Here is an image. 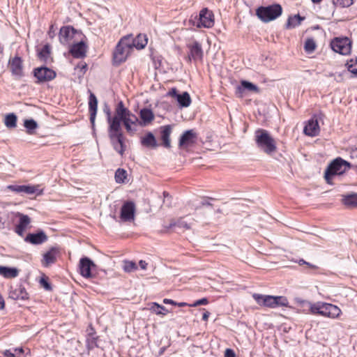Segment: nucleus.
I'll return each instance as SVG.
<instances>
[{
	"instance_id": "nucleus-21",
	"label": "nucleus",
	"mask_w": 357,
	"mask_h": 357,
	"mask_svg": "<svg viewBox=\"0 0 357 357\" xmlns=\"http://www.w3.org/2000/svg\"><path fill=\"white\" fill-rule=\"evenodd\" d=\"M17 216L19 217V223L15 227V232L20 236H23L24 231L31 223V218L23 213H18Z\"/></svg>"
},
{
	"instance_id": "nucleus-34",
	"label": "nucleus",
	"mask_w": 357,
	"mask_h": 357,
	"mask_svg": "<svg viewBox=\"0 0 357 357\" xmlns=\"http://www.w3.org/2000/svg\"><path fill=\"white\" fill-rule=\"evenodd\" d=\"M303 20L304 18L301 17L299 15H295L293 17H289L287 20L286 26L287 29L294 28L298 26L301 21Z\"/></svg>"
},
{
	"instance_id": "nucleus-23",
	"label": "nucleus",
	"mask_w": 357,
	"mask_h": 357,
	"mask_svg": "<svg viewBox=\"0 0 357 357\" xmlns=\"http://www.w3.org/2000/svg\"><path fill=\"white\" fill-rule=\"evenodd\" d=\"M245 90L249 91L259 92V89L256 85L248 81L243 80L241 81V84L236 87V95L238 97L241 98L243 96V93Z\"/></svg>"
},
{
	"instance_id": "nucleus-52",
	"label": "nucleus",
	"mask_w": 357,
	"mask_h": 357,
	"mask_svg": "<svg viewBox=\"0 0 357 357\" xmlns=\"http://www.w3.org/2000/svg\"><path fill=\"white\" fill-rule=\"evenodd\" d=\"M210 315V312L208 311H205L202 314V319L204 321H207Z\"/></svg>"
},
{
	"instance_id": "nucleus-12",
	"label": "nucleus",
	"mask_w": 357,
	"mask_h": 357,
	"mask_svg": "<svg viewBox=\"0 0 357 357\" xmlns=\"http://www.w3.org/2000/svg\"><path fill=\"white\" fill-rule=\"evenodd\" d=\"M8 66L13 76H14L16 79H19L24 76L23 61L21 57L16 56L13 58H10L8 61Z\"/></svg>"
},
{
	"instance_id": "nucleus-31",
	"label": "nucleus",
	"mask_w": 357,
	"mask_h": 357,
	"mask_svg": "<svg viewBox=\"0 0 357 357\" xmlns=\"http://www.w3.org/2000/svg\"><path fill=\"white\" fill-rule=\"evenodd\" d=\"M342 197V202L347 207H357V193L344 195Z\"/></svg>"
},
{
	"instance_id": "nucleus-33",
	"label": "nucleus",
	"mask_w": 357,
	"mask_h": 357,
	"mask_svg": "<svg viewBox=\"0 0 357 357\" xmlns=\"http://www.w3.org/2000/svg\"><path fill=\"white\" fill-rule=\"evenodd\" d=\"M0 275L5 278H15L19 275V270L14 267L0 266Z\"/></svg>"
},
{
	"instance_id": "nucleus-13",
	"label": "nucleus",
	"mask_w": 357,
	"mask_h": 357,
	"mask_svg": "<svg viewBox=\"0 0 357 357\" xmlns=\"http://www.w3.org/2000/svg\"><path fill=\"white\" fill-rule=\"evenodd\" d=\"M7 188L11 191L15 192L17 193H24L26 195L36 194L37 195H40L43 194V190L39 188V185H10Z\"/></svg>"
},
{
	"instance_id": "nucleus-54",
	"label": "nucleus",
	"mask_w": 357,
	"mask_h": 357,
	"mask_svg": "<svg viewBox=\"0 0 357 357\" xmlns=\"http://www.w3.org/2000/svg\"><path fill=\"white\" fill-rule=\"evenodd\" d=\"M5 306V303L3 297L0 295V310L3 309Z\"/></svg>"
},
{
	"instance_id": "nucleus-57",
	"label": "nucleus",
	"mask_w": 357,
	"mask_h": 357,
	"mask_svg": "<svg viewBox=\"0 0 357 357\" xmlns=\"http://www.w3.org/2000/svg\"><path fill=\"white\" fill-rule=\"evenodd\" d=\"M139 36H141L142 38L139 40V43H142L144 41V39H146L147 40V38H146V36H142L141 34H139Z\"/></svg>"
},
{
	"instance_id": "nucleus-14",
	"label": "nucleus",
	"mask_w": 357,
	"mask_h": 357,
	"mask_svg": "<svg viewBox=\"0 0 357 357\" xmlns=\"http://www.w3.org/2000/svg\"><path fill=\"white\" fill-rule=\"evenodd\" d=\"M167 96L176 98L181 107H188L192 102L190 96L187 91L180 94L176 88H172Z\"/></svg>"
},
{
	"instance_id": "nucleus-32",
	"label": "nucleus",
	"mask_w": 357,
	"mask_h": 357,
	"mask_svg": "<svg viewBox=\"0 0 357 357\" xmlns=\"http://www.w3.org/2000/svg\"><path fill=\"white\" fill-rule=\"evenodd\" d=\"M141 143L143 146L152 149L156 148L158 146L155 136L151 132L142 138Z\"/></svg>"
},
{
	"instance_id": "nucleus-30",
	"label": "nucleus",
	"mask_w": 357,
	"mask_h": 357,
	"mask_svg": "<svg viewBox=\"0 0 357 357\" xmlns=\"http://www.w3.org/2000/svg\"><path fill=\"white\" fill-rule=\"evenodd\" d=\"M192 222H188L185 220L183 218H179L178 220L174 221L172 220L168 226H165V228L170 229L172 227H178L182 229H190L191 228Z\"/></svg>"
},
{
	"instance_id": "nucleus-10",
	"label": "nucleus",
	"mask_w": 357,
	"mask_h": 357,
	"mask_svg": "<svg viewBox=\"0 0 357 357\" xmlns=\"http://www.w3.org/2000/svg\"><path fill=\"white\" fill-rule=\"evenodd\" d=\"M332 50L340 54L347 55L351 52V42L347 38L333 39L331 43Z\"/></svg>"
},
{
	"instance_id": "nucleus-56",
	"label": "nucleus",
	"mask_w": 357,
	"mask_h": 357,
	"mask_svg": "<svg viewBox=\"0 0 357 357\" xmlns=\"http://www.w3.org/2000/svg\"><path fill=\"white\" fill-rule=\"evenodd\" d=\"M306 265L308 266L309 267H310L311 268H314V269L317 268V266L310 264L309 262H307V264H306Z\"/></svg>"
},
{
	"instance_id": "nucleus-24",
	"label": "nucleus",
	"mask_w": 357,
	"mask_h": 357,
	"mask_svg": "<svg viewBox=\"0 0 357 357\" xmlns=\"http://www.w3.org/2000/svg\"><path fill=\"white\" fill-rule=\"evenodd\" d=\"M305 135L310 137L317 136L319 133V126L317 120L310 119L304 127Z\"/></svg>"
},
{
	"instance_id": "nucleus-25",
	"label": "nucleus",
	"mask_w": 357,
	"mask_h": 357,
	"mask_svg": "<svg viewBox=\"0 0 357 357\" xmlns=\"http://www.w3.org/2000/svg\"><path fill=\"white\" fill-rule=\"evenodd\" d=\"M75 58H83L86 55V45L83 41L74 44L70 50Z\"/></svg>"
},
{
	"instance_id": "nucleus-19",
	"label": "nucleus",
	"mask_w": 357,
	"mask_h": 357,
	"mask_svg": "<svg viewBox=\"0 0 357 357\" xmlns=\"http://www.w3.org/2000/svg\"><path fill=\"white\" fill-rule=\"evenodd\" d=\"M47 239L48 237L46 234L40 230L36 234H28L24 238V241L33 245H40L46 242Z\"/></svg>"
},
{
	"instance_id": "nucleus-60",
	"label": "nucleus",
	"mask_w": 357,
	"mask_h": 357,
	"mask_svg": "<svg viewBox=\"0 0 357 357\" xmlns=\"http://www.w3.org/2000/svg\"><path fill=\"white\" fill-rule=\"evenodd\" d=\"M78 67H79V65H78ZM81 68H86V63H84V64H82V66H80Z\"/></svg>"
},
{
	"instance_id": "nucleus-40",
	"label": "nucleus",
	"mask_w": 357,
	"mask_h": 357,
	"mask_svg": "<svg viewBox=\"0 0 357 357\" xmlns=\"http://www.w3.org/2000/svg\"><path fill=\"white\" fill-rule=\"evenodd\" d=\"M24 125L26 128L27 132L29 134H32L33 130H35L38 126L37 123L33 119L25 120Z\"/></svg>"
},
{
	"instance_id": "nucleus-16",
	"label": "nucleus",
	"mask_w": 357,
	"mask_h": 357,
	"mask_svg": "<svg viewBox=\"0 0 357 357\" xmlns=\"http://www.w3.org/2000/svg\"><path fill=\"white\" fill-rule=\"evenodd\" d=\"M197 138V133L193 130L185 131L179 139V148L185 149L192 146L196 143Z\"/></svg>"
},
{
	"instance_id": "nucleus-9",
	"label": "nucleus",
	"mask_w": 357,
	"mask_h": 357,
	"mask_svg": "<svg viewBox=\"0 0 357 357\" xmlns=\"http://www.w3.org/2000/svg\"><path fill=\"white\" fill-rule=\"evenodd\" d=\"M33 76L38 84L50 82L56 77V73L47 67H39L33 69Z\"/></svg>"
},
{
	"instance_id": "nucleus-49",
	"label": "nucleus",
	"mask_w": 357,
	"mask_h": 357,
	"mask_svg": "<svg viewBox=\"0 0 357 357\" xmlns=\"http://www.w3.org/2000/svg\"><path fill=\"white\" fill-rule=\"evenodd\" d=\"M225 357H236V355L232 349H227L225 352Z\"/></svg>"
},
{
	"instance_id": "nucleus-61",
	"label": "nucleus",
	"mask_w": 357,
	"mask_h": 357,
	"mask_svg": "<svg viewBox=\"0 0 357 357\" xmlns=\"http://www.w3.org/2000/svg\"><path fill=\"white\" fill-rule=\"evenodd\" d=\"M321 0H312L314 3H319Z\"/></svg>"
},
{
	"instance_id": "nucleus-18",
	"label": "nucleus",
	"mask_w": 357,
	"mask_h": 357,
	"mask_svg": "<svg viewBox=\"0 0 357 357\" xmlns=\"http://www.w3.org/2000/svg\"><path fill=\"white\" fill-rule=\"evenodd\" d=\"M341 310L336 305L330 303H322L321 315L331 319L338 317Z\"/></svg>"
},
{
	"instance_id": "nucleus-50",
	"label": "nucleus",
	"mask_w": 357,
	"mask_h": 357,
	"mask_svg": "<svg viewBox=\"0 0 357 357\" xmlns=\"http://www.w3.org/2000/svg\"><path fill=\"white\" fill-rule=\"evenodd\" d=\"M139 265L142 269L145 270L147 266V263L144 260H140L139 262Z\"/></svg>"
},
{
	"instance_id": "nucleus-17",
	"label": "nucleus",
	"mask_w": 357,
	"mask_h": 357,
	"mask_svg": "<svg viewBox=\"0 0 357 357\" xmlns=\"http://www.w3.org/2000/svg\"><path fill=\"white\" fill-rule=\"evenodd\" d=\"M135 205L132 202H126L121 209L120 218L123 222H130L135 218Z\"/></svg>"
},
{
	"instance_id": "nucleus-4",
	"label": "nucleus",
	"mask_w": 357,
	"mask_h": 357,
	"mask_svg": "<svg viewBox=\"0 0 357 357\" xmlns=\"http://www.w3.org/2000/svg\"><path fill=\"white\" fill-rule=\"evenodd\" d=\"M108 136L114 149L122 155L125 151L124 136L117 121L108 127Z\"/></svg>"
},
{
	"instance_id": "nucleus-39",
	"label": "nucleus",
	"mask_w": 357,
	"mask_h": 357,
	"mask_svg": "<svg viewBox=\"0 0 357 357\" xmlns=\"http://www.w3.org/2000/svg\"><path fill=\"white\" fill-rule=\"evenodd\" d=\"M50 54V47L48 45H45L43 47V48L38 52L39 58L46 61L49 58Z\"/></svg>"
},
{
	"instance_id": "nucleus-11",
	"label": "nucleus",
	"mask_w": 357,
	"mask_h": 357,
	"mask_svg": "<svg viewBox=\"0 0 357 357\" xmlns=\"http://www.w3.org/2000/svg\"><path fill=\"white\" fill-rule=\"evenodd\" d=\"M187 47L189 50L188 60H192L195 62L202 61L204 57V52L200 43L194 40L192 43L187 44Z\"/></svg>"
},
{
	"instance_id": "nucleus-29",
	"label": "nucleus",
	"mask_w": 357,
	"mask_h": 357,
	"mask_svg": "<svg viewBox=\"0 0 357 357\" xmlns=\"http://www.w3.org/2000/svg\"><path fill=\"white\" fill-rule=\"evenodd\" d=\"M10 298L14 300H27L29 295L25 288L20 286L10 292Z\"/></svg>"
},
{
	"instance_id": "nucleus-20",
	"label": "nucleus",
	"mask_w": 357,
	"mask_h": 357,
	"mask_svg": "<svg viewBox=\"0 0 357 357\" xmlns=\"http://www.w3.org/2000/svg\"><path fill=\"white\" fill-rule=\"evenodd\" d=\"M76 32V30L72 26H62L60 29L59 36L60 43L63 45L69 43V42L73 38Z\"/></svg>"
},
{
	"instance_id": "nucleus-45",
	"label": "nucleus",
	"mask_w": 357,
	"mask_h": 357,
	"mask_svg": "<svg viewBox=\"0 0 357 357\" xmlns=\"http://www.w3.org/2000/svg\"><path fill=\"white\" fill-rule=\"evenodd\" d=\"M208 303V301L206 298H203L199 300L195 301L193 303L190 304V307H197L198 305H206Z\"/></svg>"
},
{
	"instance_id": "nucleus-28",
	"label": "nucleus",
	"mask_w": 357,
	"mask_h": 357,
	"mask_svg": "<svg viewBox=\"0 0 357 357\" xmlns=\"http://www.w3.org/2000/svg\"><path fill=\"white\" fill-rule=\"evenodd\" d=\"M139 116L141 121H139V126H144L150 123L154 119V114L153 112L147 108H144L140 110Z\"/></svg>"
},
{
	"instance_id": "nucleus-46",
	"label": "nucleus",
	"mask_w": 357,
	"mask_h": 357,
	"mask_svg": "<svg viewBox=\"0 0 357 357\" xmlns=\"http://www.w3.org/2000/svg\"><path fill=\"white\" fill-rule=\"evenodd\" d=\"M13 353L15 355L16 357H24V350L22 347L19 348H12Z\"/></svg>"
},
{
	"instance_id": "nucleus-2",
	"label": "nucleus",
	"mask_w": 357,
	"mask_h": 357,
	"mask_svg": "<svg viewBox=\"0 0 357 357\" xmlns=\"http://www.w3.org/2000/svg\"><path fill=\"white\" fill-rule=\"evenodd\" d=\"M117 121L119 127L123 123L126 131L130 135H134L139 126V121L137 116L127 109L122 101H120L115 109L114 119Z\"/></svg>"
},
{
	"instance_id": "nucleus-48",
	"label": "nucleus",
	"mask_w": 357,
	"mask_h": 357,
	"mask_svg": "<svg viewBox=\"0 0 357 357\" xmlns=\"http://www.w3.org/2000/svg\"><path fill=\"white\" fill-rule=\"evenodd\" d=\"M40 284L43 285V287L46 289V290H51L52 289V287H51V285L45 279L42 278L40 280Z\"/></svg>"
},
{
	"instance_id": "nucleus-43",
	"label": "nucleus",
	"mask_w": 357,
	"mask_h": 357,
	"mask_svg": "<svg viewBox=\"0 0 357 357\" xmlns=\"http://www.w3.org/2000/svg\"><path fill=\"white\" fill-rule=\"evenodd\" d=\"M333 3L336 6L349 7L353 3V0H333Z\"/></svg>"
},
{
	"instance_id": "nucleus-15",
	"label": "nucleus",
	"mask_w": 357,
	"mask_h": 357,
	"mask_svg": "<svg viewBox=\"0 0 357 357\" xmlns=\"http://www.w3.org/2000/svg\"><path fill=\"white\" fill-rule=\"evenodd\" d=\"M96 266L93 261L89 257H82L79 263V273L85 278H90L92 277L91 270Z\"/></svg>"
},
{
	"instance_id": "nucleus-62",
	"label": "nucleus",
	"mask_w": 357,
	"mask_h": 357,
	"mask_svg": "<svg viewBox=\"0 0 357 357\" xmlns=\"http://www.w3.org/2000/svg\"><path fill=\"white\" fill-rule=\"evenodd\" d=\"M163 195H164L165 197H167L169 196V194L167 192H164Z\"/></svg>"
},
{
	"instance_id": "nucleus-44",
	"label": "nucleus",
	"mask_w": 357,
	"mask_h": 357,
	"mask_svg": "<svg viewBox=\"0 0 357 357\" xmlns=\"http://www.w3.org/2000/svg\"><path fill=\"white\" fill-rule=\"evenodd\" d=\"M347 68L349 72L357 75V60L351 59L347 63Z\"/></svg>"
},
{
	"instance_id": "nucleus-42",
	"label": "nucleus",
	"mask_w": 357,
	"mask_h": 357,
	"mask_svg": "<svg viewBox=\"0 0 357 357\" xmlns=\"http://www.w3.org/2000/svg\"><path fill=\"white\" fill-rule=\"evenodd\" d=\"M137 268L136 264L133 261H124L123 270L125 272H132Z\"/></svg>"
},
{
	"instance_id": "nucleus-35",
	"label": "nucleus",
	"mask_w": 357,
	"mask_h": 357,
	"mask_svg": "<svg viewBox=\"0 0 357 357\" xmlns=\"http://www.w3.org/2000/svg\"><path fill=\"white\" fill-rule=\"evenodd\" d=\"M114 177L116 183H123L127 178V172L123 169L119 168L115 172Z\"/></svg>"
},
{
	"instance_id": "nucleus-7",
	"label": "nucleus",
	"mask_w": 357,
	"mask_h": 357,
	"mask_svg": "<svg viewBox=\"0 0 357 357\" xmlns=\"http://www.w3.org/2000/svg\"><path fill=\"white\" fill-rule=\"evenodd\" d=\"M282 8L279 4L259 7L256 10L257 16L264 22H268L280 16Z\"/></svg>"
},
{
	"instance_id": "nucleus-5",
	"label": "nucleus",
	"mask_w": 357,
	"mask_h": 357,
	"mask_svg": "<svg viewBox=\"0 0 357 357\" xmlns=\"http://www.w3.org/2000/svg\"><path fill=\"white\" fill-rule=\"evenodd\" d=\"M252 297L259 305L270 308L286 307L289 304L287 298L282 296H275L254 294Z\"/></svg>"
},
{
	"instance_id": "nucleus-47",
	"label": "nucleus",
	"mask_w": 357,
	"mask_h": 357,
	"mask_svg": "<svg viewBox=\"0 0 357 357\" xmlns=\"http://www.w3.org/2000/svg\"><path fill=\"white\" fill-rule=\"evenodd\" d=\"M104 111H105V112L107 114V123L109 124V126H111V125L112 124V121L114 119V116L113 117H112L111 112H110V109L109 108L105 109Z\"/></svg>"
},
{
	"instance_id": "nucleus-58",
	"label": "nucleus",
	"mask_w": 357,
	"mask_h": 357,
	"mask_svg": "<svg viewBox=\"0 0 357 357\" xmlns=\"http://www.w3.org/2000/svg\"><path fill=\"white\" fill-rule=\"evenodd\" d=\"M176 305H178L180 307H183V306H186V305L189 306L190 304H188L186 303H176Z\"/></svg>"
},
{
	"instance_id": "nucleus-27",
	"label": "nucleus",
	"mask_w": 357,
	"mask_h": 357,
	"mask_svg": "<svg viewBox=\"0 0 357 357\" xmlns=\"http://www.w3.org/2000/svg\"><path fill=\"white\" fill-rule=\"evenodd\" d=\"M161 139L162 145L167 149L171 148L170 135L172 131V126L167 125L161 127Z\"/></svg>"
},
{
	"instance_id": "nucleus-3",
	"label": "nucleus",
	"mask_w": 357,
	"mask_h": 357,
	"mask_svg": "<svg viewBox=\"0 0 357 357\" xmlns=\"http://www.w3.org/2000/svg\"><path fill=\"white\" fill-rule=\"evenodd\" d=\"M255 142L257 148L267 155H272L277 151L276 142L266 130L257 129L255 132Z\"/></svg>"
},
{
	"instance_id": "nucleus-22",
	"label": "nucleus",
	"mask_w": 357,
	"mask_h": 357,
	"mask_svg": "<svg viewBox=\"0 0 357 357\" xmlns=\"http://www.w3.org/2000/svg\"><path fill=\"white\" fill-rule=\"evenodd\" d=\"M59 253V250L56 247H52L46 253L43 255L42 264L43 266L48 267L54 264L56 261V257Z\"/></svg>"
},
{
	"instance_id": "nucleus-41",
	"label": "nucleus",
	"mask_w": 357,
	"mask_h": 357,
	"mask_svg": "<svg viewBox=\"0 0 357 357\" xmlns=\"http://www.w3.org/2000/svg\"><path fill=\"white\" fill-rule=\"evenodd\" d=\"M310 307V311L313 314H319L321 315V305L322 303H307Z\"/></svg>"
},
{
	"instance_id": "nucleus-37",
	"label": "nucleus",
	"mask_w": 357,
	"mask_h": 357,
	"mask_svg": "<svg viewBox=\"0 0 357 357\" xmlns=\"http://www.w3.org/2000/svg\"><path fill=\"white\" fill-rule=\"evenodd\" d=\"M5 125L7 128H13L17 125V116L13 113L9 114L6 116Z\"/></svg>"
},
{
	"instance_id": "nucleus-1",
	"label": "nucleus",
	"mask_w": 357,
	"mask_h": 357,
	"mask_svg": "<svg viewBox=\"0 0 357 357\" xmlns=\"http://www.w3.org/2000/svg\"><path fill=\"white\" fill-rule=\"evenodd\" d=\"M141 36H137L136 38L132 39L130 36L123 37L117 43L113 52V61L115 65H119L126 61L130 51L134 47L137 49H143L146 45V40L139 43V40Z\"/></svg>"
},
{
	"instance_id": "nucleus-8",
	"label": "nucleus",
	"mask_w": 357,
	"mask_h": 357,
	"mask_svg": "<svg viewBox=\"0 0 357 357\" xmlns=\"http://www.w3.org/2000/svg\"><path fill=\"white\" fill-rule=\"evenodd\" d=\"M198 28H211L214 24V16L208 8H203L200 10L199 17H195L194 20H190Z\"/></svg>"
},
{
	"instance_id": "nucleus-36",
	"label": "nucleus",
	"mask_w": 357,
	"mask_h": 357,
	"mask_svg": "<svg viewBox=\"0 0 357 357\" xmlns=\"http://www.w3.org/2000/svg\"><path fill=\"white\" fill-rule=\"evenodd\" d=\"M150 310L152 312L156 314L165 315L168 312V310L162 305H160L156 303H153Z\"/></svg>"
},
{
	"instance_id": "nucleus-59",
	"label": "nucleus",
	"mask_w": 357,
	"mask_h": 357,
	"mask_svg": "<svg viewBox=\"0 0 357 357\" xmlns=\"http://www.w3.org/2000/svg\"><path fill=\"white\" fill-rule=\"evenodd\" d=\"M298 264H299L300 265H303V264H307V261H305L304 259H300V260H299V261H298Z\"/></svg>"
},
{
	"instance_id": "nucleus-6",
	"label": "nucleus",
	"mask_w": 357,
	"mask_h": 357,
	"mask_svg": "<svg viewBox=\"0 0 357 357\" xmlns=\"http://www.w3.org/2000/svg\"><path fill=\"white\" fill-rule=\"evenodd\" d=\"M349 168L350 164L341 158L335 159L325 172L324 177L326 182L331 184L333 177L344 174Z\"/></svg>"
},
{
	"instance_id": "nucleus-55",
	"label": "nucleus",
	"mask_w": 357,
	"mask_h": 357,
	"mask_svg": "<svg viewBox=\"0 0 357 357\" xmlns=\"http://www.w3.org/2000/svg\"><path fill=\"white\" fill-rule=\"evenodd\" d=\"M202 206H212V204L209 202H208L206 200L202 201Z\"/></svg>"
},
{
	"instance_id": "nucleus-26",
	"label": "nucleus",
	"mask_w": 357,
	"mask_h": 357,
	"mask_svg": "<svg viewBox=\"0 0 357 357\" xmlns=\"http://www.w3.org/2000/svg\"><path fill=\"white\" fill-rule=\"evenodd\" d=\"M98 100L93 93L89 96V109L90 112V121L93 126L97 113Z\"/></svg>"
},
{
	"instance_id": "nucleus-38",
	"label": "nucleus",
	"mask_w": 357,
	"mask_h": 357,
	"mask_svg": "<svg viewBox=\"0 0 357 357\" xmlns=\"http://www.w3.org/2000/svg\"><path fill=\"white\" fill-rule=\"evenodd\" d=\"M317 47L316 43L313 38H307L305 40L304 50L307 53H312Z\"/></svg>"
},
{
	"instance_id": "nucleus-51",
	"label": "nucleus",
	"mask_w": 357,
	"mask_h": 357,
	"mask_svg": "<svg viewBox=\"0 0 357 357\" xmlns=\"http://www.w3.org/2000/svg\"><path fill=\"white\" fill-rule=\"evenodd\" d=\"M163 303L165 304L176 305V303L172 299L165 298Z\"/></svg>"
},
{
	"instance_id": "nucleus-53",
	"label": "nucleus",
	"mask_w": 357,
	"mask_h": 357,
	"mask_svg": "<svg viewBox=\"0 0 357 357\" xmlns=\"http://www.w3.org/2000/svg\"><path fill=\"white\" fill-rule=\"evenodd\" d=\"M54 26L53 25H51V26L50 27V30H49V32H48V34L50 37H54Z\"/></svg>"
}]
</instances>
